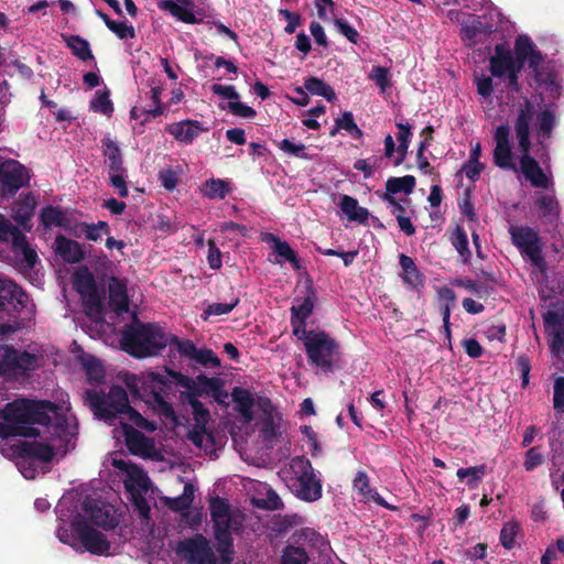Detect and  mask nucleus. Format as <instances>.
<instances>
[{
	"mask_svg": "<svg viewBox=\"0 0 564 564\" xmlns=\"http://www.w3.org/2000/svg\"><path fill=\"white\" fill-rule=\"evenodd\" d=\"M452 245L460 254L464 262H467L470 258V251L468 248V238L464 228L457 226L451 237Z\"/></svg>",
	"mask_w": 564,
	"mask_h": 564,
	"instance_id": "obj_47",
	"label": "nucleus"
},
{
	"mask_svg": "<svg viewBox=\"0 0 564 564\" xmlns=\"http://www.w3.org/2000/svg\"><path fill=\"white\" fill-rule=\"evenodd\" d=\"M399 264L402 269L400 276L406 289L411 291H420L424 288L425 276L419 270L417 265L411 257L401 253L399 256Z\"/></svg>",
	"mask_w": 564,
	"mask_h": 564,
	"instance_id": "obj_22",
	"label": "nucleus"
},
{
	"mask_svg": "<svg viewBox=\"0 0 564 564\" xmlns=\"http://www.w3.org/2000/svg\"><path fill=\"white\" fill-rule=\"evenodd\" d=\"M176 554L188 564H217L218 558L210 541L202 533H195L177 542Z\"/></svg>",
	"mask_w": 564,
	"mask_h": 564,
	"instance_id": "obj_10",
	"label": "nucleus"
},
{
	"mask_svg": "<svg viewBox=\"0 0 564 564\" xmlns=\"http://www.w3.org/2000/svg\"><path fill=\"white\" fill-rule=\"evenodd\" d=\"M53 409L52 401L47 400L20 399L9 403L4 411L6 423L0 422V437H37L41 432L31 424L47 421V410Z\"/></svg>",
	"mask_w": 564,
	"mask_h": 564,
	"instance_id": "obj_3",
	"label": "nucleus"
},
{
	"mask_svg": "<svg viewBox=\"0 0 564 564\" xmlns=\"http://www.w3.org/2000/svg\"><path fill=\"white\" fill-rule=\"evenodd\" d=\"M473 59L475 63L474 82L477 86V91L489 106L491 104L489 97L494 90V53L489 46H486L485 51H474Z\"/></svg>",
	"mask_w": 564,
	"mask_h": 564,
	"instance_id": "obj_12",
	"label": "nucleus"
},
{
	"mask_svg": "<svg viewBox=\"0 0 564 564\" xmlns=\"http://www.w3.org/2000/svg\"><path fill=\"white\" fill-rule=\"evenodd\" d=\"M10 237L12 241V252L21 265L32 269L37 261V253L28 242L26 236L14 225L10 223L1 238Z\"/></svg>",
	"mask_w": 564,
	"mask_h": 564,
	"instance_id": "obj_19",
	"label": "nucleus"
},
{
	"mask_svg": "<svg viewBox=\"0 0 564 564\" xmlns=\"http://www.w3.org/2000/svg\"><path fill=\"white\" fill-rule=\"evenodd\" d=\"M533 106L525 101L516 123L519 151L522 153L519 158V165L521 173L532 186L547 189L552 185L551 178L542 171L539 163L528 154L530 145L529 123L533 120Z\"/></svg>",
	"mask_w": 564,
	"mask_h": 564,
	"instance_id": "obj_6",
	"label": "nucleus"
},
{
	"mask_svg": "<svg viewBox=\"0 0 564 564\" xmlns=\"http://www.w3.org/2000/svg\"><path fill=\"white\" fill-rule=\"evenodd\" d=\"M109 303L112 308L118 312H127L129 308V299L127 293V284L123 280L111 276L108 283Z\"/></svg>",
	"mask_w": 564,
	"mask_h": 564,
	"instance_id": "obj_26",
	"label": "nucleus"
},
{
	"mask_svg": "<svg viewBox=\"0 0 564 564\" xmlns=\"http://www.w3.org/2000/svg\"><path fill=\"white\" fill-rule=\"evenodd\" d=\"M122 432L128 449L134 455L148 452L153 445L149 437L134 429L131 424L123 423Z\"/></svg>",
	"mask_w": 564,
	"mask_h": 564,
	"instance_id": "obj_29",
	"label": "nucleus"
},
{
	"mask_svg": "<svg viewBox=\"0 0 564 564\" xmlns=\"http://www.w3.org/2000/svg\"><path fill=\"white\" fill-rule=\"evenodd\" d=\"M397 127L399 132L397 139L399 145L397 148L398 156L394 160V165L399 166L406 158L408 149L410 145V138L412 137L411 126L409 123L398 122Z\"/></svg>",
	"mask_w": 564,
	"mask_h": 564,
	"instance_id": "obj_39",
	"label": "nucleus"
},
{
	"mask_svg": "<svg viewBox=\"0 0 564 564\" xmlns=\"http://www.w3.org/2000/svg\"><path fill=\"white\" fill-rule=\"evenodd\" d=\"M509 130L505 127L496 129V164L505 167H516V159L508 142Z\"/></svg>",
	"mask_w": 564,
	"mask_h": 564,
	"instance_id": "obj_25",
	"label": "nucleus"
},
{
	"mask_svg": "<svg viewBox=\"0 0 564 564\" xmlns=\"http://www.w3.org/2000/svg\"><path fill=\"white\" fill-rule=\"evenodd\" d=\"M308 560L304 547L288 545L283 551L281 564H307Z\"/></svg>",
	"mask_w": 564,
	"mask_h": 564,
	"instance_id": "obj_48",
	"label": "nucleus"
},
{
	"mask_svg": "<svg viewBox=\"0 0 564 564\" xmlns=\"http://www.w3.org/2000/svg\"><path fill=\"white\" fill-rule=\"evenodd\" d=\"M0 292L3 293L1 296L4 300L14 303L15 310H22L28 306L29 295L15 282L11 280L0 281Z\"/></svg>",
	"mask_w": 564,
	"mask_h": 564,
	"instance_id": "obj_31",
	"label": "nucleus"
},
{
	"mask_svg": "<svg viewBox=\"0 0 564 564\" xmlns=\"http://www.w3.org/2000/svg\"><path fill=\"white\" fill-rule=\"evenodd\" d=\"M228 108L232 115H235L237 117H241V118L251 119V118H254L257 115V112L253 108H251L250 106H247L243 102L238 101V100L229 101Z\"/></svg>",
	"mask_w": 564,
	"mask_h": 564,
	"instance_id": "obj_62",
	"label": "nucleus"
},
{
	"mask_svg": "<svg viewBox=\"0 0 564 564\" xmlns=\"http://www.w3.org/2000/svg\"><path fill=\"white\" fill-rule=\"evenodd\" d=\"M307 291L308 295L302 301L300 305H292L290 310L291 317L306 322L307 318L312 315L316 301V292L312 286H310Z\"/></svg>",
	"mask_w": 564,
	"mask_h": 564,
	"instance_id": "obj_42",
	"label": "nucleus"
},
{
	"mask_svg": "<svg viewBox=\"0 0 564 564\" xmlns=\"http://www.w3.org/2000/svg\"><path fill=\"white\" fill-rule=\"evenodd\" d=\"M212 91L224 99H228L229 101H237L240 97L235 86L231 85L214 84L212 86Z\"/></svg>",
	"mask_w": 564,
	"mask_h": 564,
	"instance_id": "obj_63",
	"label": "nucleus"
},
{
	"mask_svg": "<svg viewBox=\"0 0 564 564\" xmlns=\"http://www.w3.org/2000/svg\"><path fill=\"white\" fill-rule=\"evenodd\" d=\"M159 8L169 11L173 17L177 18L182 22L188 24H195L199 22L192 10L174 2L173 0H163L159 2Z\"/></svg>",
	"mask_w": 564,
	"mask_h": 564,
	"instance_id": "obj_38",
	"label": "nucleus"
},
{
	"mask_svg": "<svg viewBox=\"0 0 564 564\" xmlns=\"http://www.w3.org/2000/svg\"><path fill=\"white\" fill-rule=\"evenodd\" d=\"M111 32H113L118 39L128 40L135 37V31L133 25L127 24V22H117L113 20L108 28Z\"/></svg>",
	"mask_w": 564,
	"mask_h": 564,
	"instance_id": "obj_57",
	"label": "nucleus"
},
{
	"mask_svg": "<svg viewBox=\"0 0 564 564\" xmlns=\"http://www.w3.org/2000/svg\"><path fill=\"white\" fill-rule=\"evenodd\" d=\"M520 533L519 523L516 521H509L503 524L500 531V543L505 549H512L516 540Z\"/></svg>",
	"mask_w": 564,
	"mask_h": 564,
	"instance_id": "obj_51",
	"label": "nucleus"
},
{
	"mask_svg": "<svg viewBox=\"0 0 564 564\" xmlns=\"http://www.w3.org/2000/svg\"><path fill=\"white\" fill-rule=\"evenodd\" d=\"M486 473V465H479L468 468L462 467L457 470L456 475L460 481H466L469 489H475L479 486Z\"/></svg>",
	"mask_w": 564,
	"mask_h": 564,
	"instance_id": "obj_40",
	"label": "nucleus"
},
{
	"mask_svg": "<svg viewBox=\"0 0 564 564\" xmlns=\"http://www.w3.org/2000/svg\"><path fill=\"white\" fill-rule=\"evenodd\" d=\"M334 24L337 28L338 32L344 35L350 43L356 44L359 40V33L358 31L351 26L347 21L344 19L336 18L334 20Z\"/></svg>",
	"mask_w": 564,
	"mask_h": 564,
	"instance_id": "obj_58",
	"label": "nucleus"
},
{
	"mask_svg": "<svg viewBox=\"0 0 564 564\" xmlns=\"http://www.w3.org/2000/svg\"><path fill=\"white\" fill-rule=\"evenodd\" d=\"M269 240L273 242V250L281 259H276V263L288 261L294 270H300L301 262L296 252L291 248L286 241H282L279 237L269 234Z\"/></svg>",
	"mask_w": 564,
	"mask_h": 564,
	"instance_id": "obj_33",
	"label": "nucleus"
},
{
	"mask_svg": "<svg viewBox=\"0 0 564 564\" xmlns=\"http://www.w3.org/2000/svg\"><path fill=\"white\" fill-rule=\"evenodd\" d=\"M193 360L200 364L202 366H207L209 364L214 367L220 366V359L214 354L212 349L208 348L197 349Z\"/></svg>",
	"mask_w": 564,
	"mask_h": 564,
	"instance_id": "obj_60",
	"label": "nucleus"
},
{
	"mask_svg": "<svg viewBox=\"0 0 564 564\" xmlns=\"http://www.w3.org/2000/svg\"><path fill=\"white\" fill-rule=\"evenodd\" d=\"M109 90H98L95 98L90 101V109L104 115H110L113 111V105L109 98Z\"/></svg>",
	"mask_w": 564,
	"mask_h": 564,
	"instance_id": "obj_54",
	"label": "nucleus"
},
{
	"mask_svg": "<svg viewBox=\"0 0 564 564\" xmlns=\"http://www.w3.org/2000/svg\"><path fill=\"white\" fill-rule=\"evenodd\" d=\"M167 346H173L178 351L181 356H184L189 359H194L196 354V346L189 339H180L177 336L167 334Z\"/></svg>",
	"mask_w": 564,
	"mask_h": 564,
	"instance_id": "obj_49",
	"label": "nucleus"
},
{
	"mask_svg": "<svg viewBox=\"0 0 564 564\" xmlns=\"http://www.w3.org/2000/svg\"><path fill=\"white\" fill-rule=\"evenodd\" d=\"M180 398L183 403L191 405L195 424H197V426L207 425L210 414L208 409L198 400V398L185 392H181Z\"/></svg>",
	"mask_w": 564,
	"mask_h": 564,
	"instance_id": "obj_34",
	"label": "nucleus"
},
{
	"mask_svg": "<svg viewBox=\"0 0 564 564\" xmlns=\"http://www.w3.org/2000/svg\"><path fill=\"white\" fill-rule=\"evenodd\" d=\"M291 468L296 475V496L307 502H313L322 497V484L316 478L311 462L301 456L292 459Z\"/></svg>",
	"mask_w": 564,
	"mask_h": 564,
	"instance_id": "obj_11",
	"label": "nucleus"
},
{
	"mask_svg": "<svg viewBox=\"0 0 564 564\" xmlns=\"http://www.w3.org/2000/svg\"><path fill=\"white\" fill-rule=\"evenodd\" d=\"M299 540L312 544L315 547L324 545L323 536L311 528H304L299 533Z\"/></svg>",
	"mask_w": 564,
	"mask_h": 564,
	"instance_id": "obj_64",
	"label": "nucleus"
},
{
	"mask_svg": "<svg viewBox=\"0 0 564 564\" xmlns=\"http://www.w3.org/2000/svg\"><path fill=\"white\" fill-rule=\"evenodd\" d=\"M254 505L263 510H281L283 508V501L280 496L272 489L269 488L263 498L254 500Z\"/></svg>",
	"mask_w": 564,
	"mask_h": 564,
	"instance_id": "obj_53",
	"label": "nucleus"
},
{
	"mask_svg": "<svg viewBox=\"0 0 564 564\" xmlns=\"http://www.w3.org/2000/svg\"><path fill=\"white\" fill-rule=\"evenodd\" d=\"M535 206L539 210V216L544 221L553 223L558 218L560 207L552 192L540 195L536 198Z\"/></svg>",
	"mask_w": 564,
	"mask_h": 564,
	"instance_id": "obj_32",
	"label": "nucleus"
},
{
	"mask_svg": "<svg viewBox=\"0 0 564 564\" xmlns=\"http://www.w3.org/2000/svg\"><path fill=\"white\" fill-rule=\"evenodd\" d=\"M354 489L366 500L373 501L388 510H397L395 506L388 503L375 489L370 487V479L365 471L359 470L354 479Z\"/></svg>",
	"mask_w": 564,
	"mask_h": 564,
	"instance_id": "obj_27",
	"label": "nucleus"
},
{
	"mask_svg": "<svg viewBox=\"0 0 564 564\" xmlns=\"http://www.w3.org/2000/svg\"><path fill=\"white\" fill-rule=\"evenodd\" d=\"M513 243L532 261L538 269H543L541 242L538 234L529 227H510Z\"/></svg>",
	"mask_w": 564,
	"mask_h": 564,
	"instance_id": "obj_17",
	"label": "nucleus"
},
{
	"mask_svg": "<svg viewBox=\"0 0 564 564\" xmlns=\"http://www.w3.org/2000/svg\"><path fill=\"white\" fill-rule=\"evenodd\" d=\"M304 88L310 94L324 97L329 102L336 99L335 90L318 77L311 76L306 78L304 82Z\"/></svg>",
	"mask_w": 564,
	"mask_h": 564,
	"instance_id": "obj_37",
	"label": "nucleus"
},
{
	"mask_svg": "<svg viewBox=\"0 0 564 564\" xmlns=\"http://www.w3.org/2000/svg\"><path fill=\"white\" fill-rule=\"evenodd\" d=\"M279 14L288 21V24L284 28V32L288 34H293L302 23L301 15L288 9H280Z\"/></svg>",
	"mask_w": 564,
	"mask_h": 564,
	"instance_id": "obj_61",
	"label": "nucleus"
},
{
	"mask_svg": "<svg viewBox=\"0 0 564 564\" xmlns=\"http://www.w3.org/2000/svg\"><path fill=\"white\" fill-rule=\"evenodd\" d=\"M54 409L47 410V421L43 423H32L31 426L37 427L41 432V437L45 441H54L56 438H63L68 434V419L59 413V408L56 403L52 402Z\"/></svg>",
	"mask_w": 564,
	"mask_h": 564,
	"instance_id": "obj_20",
	"label": "nucleus"
},
{
	"mask_svg": "<svg viewBox=\"0 0 564 564\" xmlns=\"http://www.w3.org/2000/svg\"><path fill=\"white\" fill-rule=\"evenodd\" d=\"M528 62L538 83L541 95H545L543 100H553L560 95V87L555 76L550 67H544V61L532 40L527 35H519L516 40L514 54L505 51L500 45H496V90L499 88L508 94L517 93L518 76Z\"/></svg>",
	"mask_w": 564,
	"mask_h": 564,
	"instance_id": "obj_2",
	"label": "nucleus"
},
{
	"mask_svg": "<svg viewBox=\"0 0 564 564\" xmlns=\"http://www.w3.org/2000/svg\"><path fill=\"white\" fill-rule=\"evenodd\" d=\"M232 401L236 403V410L247 423L253 420L252 408L254 399L251 392L241 387H235L231 391Z\"/></svg>",
	"mask_w": 564,
	"mask_h": 564,
	"instance_id": "obj_30",
	"label": "nucleus"
},
{
	"mask_svg": "<svg viewBox=\"0 0 564 564\" xmlns=\"http://www.w3.org/2000/svg\"><path fill=\"white\" fill-rule=\"evenodd\" d=\"M37 368V356L10 345H0V377L8 380L26 378Z\"/></svg>",
	"mask_w": 564,
	"mask_h": 564,
	"instance_id": "obj_7",
	"label": "nucleus"
},
{
	"mask_svg": "<svg viewBox=\"0 0 564 564\" xmlns=\"http://www.w3.org/2000/svg\"><path fill=\"white\" fill-rule=\"evenodd\" d=\"M207 130L203 123L197 120H183L169 126L167 132L177 141L191 144L203 132Z\"/></svg>",
	"mask_w": 564,
	"mask_h": 564,
	"instance_id": "obj_24",
	"label": "nucleus"
},
{
	"mask_svg": "<svg viewBox=\"0 0 564 564\" xmlns=\"http://www.w3.org/2000/svg\"><path fill=\"white\" fill-rule=\"evenodd\" d=\"M460 39L466 46L485 42L491 34L490 25L482 23L479 18L462 22Z\"/></svg>",
	"mask_w": 564,
	"mask_h": 564,
	"instance_id": "obj_21",
	"label": "nucleus"
},
{
	"mask_svg": "<svg viewBox=\"0 0 564 564\" xmlns=\"http://www.w3.org/2000/svg\"><path fill=\"white\" fill-rule=\"evenodd\" d=\"M102 156L108 167L110 185L118 191L120 197H127L129 189L126 178L128 177L124 167L123 153L117 141L109 135L101 139Z\"/></svg>",
	"mask_w": 564,
	"mask_h": 564,
	"instance_id": "obj_9",
	"label": "nucleus"
},
{
	"mask_svg": "<svg viewBox=\"0 0 564 564\" xmlns=\"http://www.w3.org/2000/svg\"><path fill=\"white\" fill-rule=\"evenodd\" d=\"M54 245L56 253L67 263H79L85 259V251L76 240L57 235Z\"/></svg>",
	"mask_w": 564,
	"mask_h": 564,
	"instance_id": "obj_23",
	"label": "nucleus"
},
{
	"mask_svg": "<svg viewBox=\"0 0 564 564\" xmlns=\"http://www.w3.org/2000/svg\"><path fill=\"white\" fill-rule=\"evenodd\" d=\"M85 399L94 414L100 420L108 421L119 414H124L129 422L147 432L152 433L158 429L154 421L147 420L130 405L128 393L120 386H112L108 394L94 389L87 390Z\"/></svg>",
	"mask_w": 564,
	"mask_h": 564,
	"instance_id": "obj_4",
	"label": "nucleus"
},
{
	"mask_svg": "<svg viewBox=\"0 0 564 564\" xmlns=\"http://www.w3.org/2000/svg\"><path fill=\"white\" fill-rule=\"evenodd\" d=\"M73 529L82 545L91 554L105 555L110 550V542L106 535L87 522L85 518H76Z\"/></svg>",
	"mask_w": 564,
	"mask_h": 564,
	"instance_id": "obj_15",
	"label": "nucleus"
},
{
	"mask_svg": "<svg viewBox=\"0 0 564 564\" xmlns=\"http://www.w3.org/2000/svg\"><path fill=\"white\" fill-rule=\"evenodd\" d=\"M239 297L234 296L228 303H213L205 310L207 315H225L230 313L238 304Z\"/></svg>",
	"mask_w": 564,
	"mask_h": 564,
	"instance_id": "obj_55",
	"label": "nucleus"
},
{
	"mask_svg": "<svg viewBox=\"0 0 564 564\" xmlns=\"http://www.w3.org/2000/svg\"><path fill=\"white\" fill-rule=\"evenodd\" d=\"M554 409L558 413H564V377H558L554 381Z\"/></svg>",
	"mask_w": 564,
	"mask_h": 564,
	"instance_id": "obj_59",
	"label": "nucleus"
},
{
	"mask_svg": "<svg viewBox=\"0 0 564 564\" xmlns=\"http://www.w3.org/2000/svg\"><path fill=\"white\" fill-rule=\"evenodd\" d=\"M440 295V312L442 315L443 324L449 323L451 308L455 304L456 295L455 292L447 286L442 288L438 291Z\"/></svg>",
	"mask_w": 564,
	"mask_h": 564,
	"instance_id": "obj_46",
	"label": "nucleus"
},
{
	"mask_svg": "<svg viewBox=\"0 0 564 564\" xmlns=\"http://www.w3.org/2000/svg\"><path fill=\"white\" fill-rule=\"evenodd\" d=\"M278 148L284 153L304 160H311V156L306 153V147L304 143H294L289 139H283L280 142H276Z\"/></svg>",
	"mask_w": 564,
	"mask_h": 564,
	"instance_id": "obj_52",
	"label": "nucleus"
},
{
	"mask_svg": "<svg viewBox=\"0 0 564 564\" xmlns=\"http://www.w3.org/2000/svg\"><path fill=\"white\" fill-rule=\"evenodd\" d=\"M29 182V172L19 161L8 160L0 164V191L3 195L14 196Z\"/></svg>",
	"mask_w": 564,
	"mask_h": 564,
	"instance_id": "obj_14",
	"label": "nucleus"
},
{
	"mask_svg": "<svg viewBox=\"0 0 564 564\" xmlns=\"http://www.w3.org/2000/svg\"><path fill=\"white\" fill-rule=\"evenodd\" d=\"M544 322L551 351L564 364V311H549Z\"/></svg>",
	"mask_w": 564,
	"mask_h": 564,
	"instance_id": "obj_18",
	"label": "nucleus"
},
{
	"mask_svg": "<svg viewBox=\"0 0 564 564\" xmlns=\"http://www.w3.org/2000/svg\"><path fill=\"white\" fill-rule=\"evenodd\" d=\"M221 380L216 377L209 378L204 373L193 379L182 372L165 368V373L151 371L141 377L128 373L123 381L132 397L143 400L160 416L178 425V417L173 405L166 400L173 392V386L184 388L186 389L185 393L199 398L210 394Z\"/></svg>",
	"mask_w": 564,
	"mask_h": 564,
	"instance_id": "obj_1",
	"label": "nucleus"
},
{
	"mask_svg": "<svg viewBox=\"0 0 564 564\" xmlns=\"http://www.w3.org/2000/svg\"><path fill=\"white\" fill-rule=\"evenodd\" d=\"M202 193L209 199H224L230 193V185L221 178H209L205 181Z\"/></svg>",
	"mask_w": 564,
	"mask_h": 564,
	"instance_id": "obj_35",
	"label": "nucleus"
},
{
	"mask_svg": "<svg viewBox=\"0 0 564 564\" xmlns=\"http://www.w3.org/2000/svg\"><path fill=\"white\" fill-rule=\"evenodd\" d=\"M66 43L67 46L72 50V53L79 59L87 61L94 58L88 41L80 37L79 35L68 36Z\"/></svg>",
	"mask_w": 564,
	"mask_h": 564,
	"instance_id": "obj_44",
	"label": "nucleus"
},
{
	"mask_svg": "<svg viewBox=\"0 0 564 564\" xmlns=\"http://www.w3.org/2000/svg\"><path fill=\"white\" fill-rule=\"evenodd\" d=\"M82 510L87 522L102 530H113L119 523L112 511V507L98 499L86 497L82 503Z\"/></svg>",
	"mask_w": 564,
	"mask_h": 564,
	"instance_id": "obj_16",
	"label": "nucleus"
},
{
	"mask_svg": "<svg viewBox=\"0 0 564 564\" xmlns=\"http://www.w3.org/2000/svg\"><path fill=\"white\" fill-rule=\"evenodd\" d=\"M416 185V180L413 175H405L402 177H390L386 182V192L383 194H389L394 196L400 192H403L406 195H410Z\"/></svg>",
	"mask_w": 564,
	"mask_h": 564,
	"instance_id": "obj_36",
	"label": "nucleus"
},
{
	"mask_svg": "<svg viewBox=\"0 0 564 564\" xmlns=\"http://www.w3.org/2000/svg\"><path fill=\"white\" fill-rule=\"evenodd\" d=\"M305 351L312 365L327 371L333 370L341 354L339 343L324 330L313 334L305 343Z\"/></svg>",
	"mask_w": 564,
	"mask_h": 564,
	"instance_id": "obj_8",
	"label": "nucleus"
},
{
	"mask_svg": "<svg viewBox=\"0 0 564 564\" xmlns=\"http://www.w3.org/2000/svg\"><path fill=\"white\" fill-rule=\"evenodd\" d=\"M209 511L212 522L232 516L228 501L218 496L209 500Z\"/></svg>",
	"mask_w": 564,
	"mask_h": 564,
	"instance_id": "obj_50",
	"label": "nucleus"
},
{
	"mask_svg": "<svg viewBox=\"0 0 564 564\" xmlns=\"http://www.w3.org/2000/svg\"><path fill=\"white\" fill-rule=\"evenodd\" d=\"M291 326H292L293 335L297 339L302 340L304 345L306 341L310 340V338L313 336V334L318 333V330H307L305 321H300V319H296L293 317H291Z\"/></svg>",
	"mask_w": 564,
	"mask_h": 564,
	"instance_id": "obj_56",
	"label": "nucleus"
},
{
	"mask_svg": "<svg viewBox=\"0 0 564 564\" xmlns=\"http://www.w3.org/2000/svg\"><path fill=\"white\" fill-rule=\"evenodd\" d=\"M55 456L54 447L41 442H24L19 449V457L50 463Z\"/></svg>",
	"mask_w": 564,
	"mask_h": 564,
	"instance_id": "obj_28",
	"label": "nucleus"
},
{
	"mask_svg": "<svg viewBox=\"0 0 564 564\" xmlns=\"http://www.w3.org/2000/svg\"><path fill=\"white\" fill-rule=\"evenodd\" d=\"M74 285L76 291L85 295L88 292H94L97 288L96 280L87 267L79 268L74 274Z\"/></svg>",
	"mask_w": 564,
	"mask_h": 564,
	"instance_id": "obj_41",
	"label": "nucleus"
},
{
	"mask_svg": "<svg viewBox=\"0 0 564 564\" xmlns=\"http://www.w3.org/2000/svg\"><path fill=\"white\" fill-rule=\"evenodd\" d=\"M536 132L539 142L543 143L545 139H549L551 131L555 126V116L550 109H544L536 115Z\"/></svg>",
	"mask_w": 564,
	"mask_h": 564,
	"instance_id": "obj_43",
	"label": "nucleus"
},
{
	"mask_svg": "<svg viewBox=\"0 0 564 564\" xmlns=\"http://www.w3.org/2000/svg\"><path fill=\"white\" fill-rule=\"evenodd\" d=\"M40 219L45 228L61 227L64 225L65 215L58 207L46 206L42 208Z\"/></svg>",
	"mask_w": 564,
	"mask_h": 564,
	"instance_id": "obj_45",
	"label": "nucleus"
},
{
	"mask_svg": "<svg viewBox=\"0 0 564 564\" xmlns=\"http://www.w3.org/2000/svg\"><path fill=\"white\" fill-rule=\"evenodd\" d=\"M167 333L151 323L127 325L121 334V347L134 358L158 356L167 346Z\"/></svg>",
	"mask_w": 564,
	"mask_h": 564,
	"instance_id": "obj_5",
	"label": "nucleus"
},
{
	"mask_svg": "<svg viewBox=\"0 0 564 564\" xmlns=\"http://www.w3.org/2000/svg\"><path fill=\"white\" fill-rule=\"evenodd\" d=\"M241 522L234 516L213 521L214 538L217 542L216 551L220 564H231L235 555L232 533L237 532Z\"/></svg>",
	"mask_w": 564,
	"mask_h": 564,
	"instance_id": "obj_13",
	"label": "nucleus"
}]
</instances>
